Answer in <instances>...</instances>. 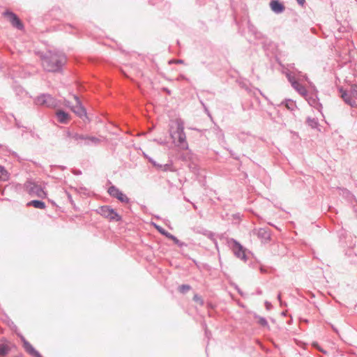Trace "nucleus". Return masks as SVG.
I'll return each mask as SVG.
<instances>
[{
  "mask_svg": "<svg viewBox=\"0 0 357 357\" xmlns=\"http://www.w3.org/2000/svg\"><path fill=\"white\" fill-rule=\"evenodd\" d=\"M42 65L48 72H59L66 63V56L59 51L50 50L41 56Z\"/></svg>",
  "mask_w": 357,
  "mask_h": 357,
  "instance_id": "obj_1",
  "label": "nucleus"
},
{
  "mask_svg": "<svg viewBox=\"0 0 357 357\" xmlns=\"http://www.w3.org/2000/svg\"><path fill=\"white\" fill-rule=\"evenodd\" d=\"M294 63L291 65L292 70L287 69L284 71L286 77L294 89H307L308 88L316 89V86L309 79L306 74L294 69Z\"/></svg>",
  "mask_w": 357,
  "mask_h": 357,
  "instance_id": "obj_2",
  "label": "nucleus"
},
{
  "mask_svg": "<svg viewBox=\"0 0 357 357\" xmlns=\"http://www.w3.org/2000/svg\"><path fill=\"white\" fill-rule=\"evenodd\" d=\"M176 129L171 132V137L177 146L183 150L188 149V144L186 141V135L184 132V123L181 119L176 121Z\"/></svg>",
  "mask_w": 357,
  "mask_h": 357,
  "instance_id": "obj_3",
  "label": "nucleus"
},
{
  "mask_svg": "<svg viewBox=\"0 0 357 357\" xmlns=\"http://www.w3.org/2000/svg\"><path fill=\"white\" fill-rule=\"evenodd\" d=\"M59 101L49 93H42L34 99V103L38 106L55 108L59 106Z\"/></svg>",
  "mask_w": 357,
  "mask_h": 357,
  "instance_id": "obj_4",
  "label": "nucleus"
},
{
  "mask_svg": "<svg viewBox=\"0 0 357 357\" xmlns=\"http://www.w3.org/2000/svg\"><path fill=\"white\" fill-rule=\"evenodd\" d=\"M98 213L110 221L119 222L122 219L121 216L110 206H100L98 210Z\"/></svg>",
  "mask_w": 357,
  "mask_h": 357,
  "instance_id": "obj_5",
  "label": "nucleus"
},
{
  "mask_svg": "<svg viewBox=\"0 0 357 357\" xmlns=\"http://www.w3.org/2000/svg\"><path fill=\"white\" fill-rule=\"evenodd\" d=\"M300 94L304 97L309 105L312 107L319 109L321 108V104L319 102V100L317 97V91H298Z\"/></svg>",
  "mask_w": 357,
  "mask_h": 357,
  "instance_id": "obj_6",
  "label": "nucleus"
},
{
  "mask_svg": "<svg viewBox=\"0 0 357 357\" xmlns=\"http://www.w3.org/2000/svg\"><path fill=\"white\" fill-rule=\"evenodd\" d=\"M227 243L236 257L243 261L247 260V256L245 253V248L239 242L234 238H229Z\"/></svg>",
  "mask_w": 357,
  "mask_h": 357,
  "instance_id": "obj_7",
  "label": "nucleus"
},
{
  "mask_svg": "<svg viewBox=\"0 0 357 357\" xmlns=\"http://www.w3.org/2000/svg\"><path fill=\"white\" fill-rule=\"evenodd\" d=\"M24 185L29 195L32 196H37L40 198H44L46 197V193L43 190V188L37 183L31 181H27Z\"/></svg>",
  "mask_w": 357,
  "mask_h": 357,
  "instance_id": "obj_8",
  "label": "nucleus"
},
{
  "mask_svg": "<svg viewBox=\"0 0 357 357\" xmlns=\"http://www.w3.org/2000/svg\"><path fill=\"white\" fill-rule=\"evenodd\" d=\"M340 96L344 102L352 107H357V91H339Z\"/></svg>",
  "mask_w": 357,
  "mask_h": 357,
  "instance_id": "obj_9",
  "label": "nucleus"
},
{
  "mask_svg": "<svg viewBox=\"0 0 357 357\" xmlns=\"http://www.w3.org/2000/svg\"><path fill=\"white\" fill-rule=\"evenodd\" d=\"M107 192L111 197L117 199L121 203H130V199L115 185H111L108 188Z\"/></svg>",
  "mask_w": 357,
  "mask_h": 357,
  "instance_id": "obj_10",
  "label": "nucleus"
},
{
  "mask_svg": "<svg viewBox=\"0 0 357 357\" xmlns=\"http://www.w3.org/2000/svg\"><path fill=\"white\" fill-rule=\"evenodd\" d=\"M3 15L8 18L13 26L18 30L24 29V26L22 22L15 13L7 10L3 13Z\"/></svg>",
  "mask_w": 357,
  "mask_h": 357,
  "instance_id": "obj_11",
  "label": "nucleus"
},
{
  "mask_svg": "<svg viewBox=\"0 0 357 357\" xmlns=\"http://www.w3.org/2000/svg\"><path fill=\"white\" fill-rule=\"evenodd\" d=\"M80 142L81 144H79V145L81 146H96L100 144V139L94 136L82 134V138L80 139Z\"/></svg>",
  "mask_w": 357,
  "mask_h": 357,
  "instance_id": "obj_12",
  "label": "nucleus"
},
{
  "mask_svg": "<svg viewBox=\"0 0 357 357\" xmlns=\"http://www.w3.org/2000/svg\"><path fill=\"white\" fill-rule=\"evenodd\" d=\"M22 341L23 342V347L24 350L33 357H43L42 355L36 350L33 347L25 340L24 337H22Z\"/></svg>",
  "mask_w": 357,
  "mask_h": 357,
  "instance_id": "obj_13",
  "label": "nucleus"
},
{
  "mask_svg": "<svg viewBox=\"0 0 357 357\" xmlns=\"http://www.w3.org/2000/svg\"><path fill=\"white\" fill-rule=\"evenodd\" d=\"M55 116L57 121L63 124L68 123L70 119V114L63 109H57L55 112Z\"/></svg>",
  "mask_w": 357,
  "mask_h": 357,
  "instance_id": "obj_14",
  "label": "nucleus"
},
{
  "mask_svg": "<svg viewBox=\"0 0 357 357\" xmlns=\"http://www.w3.org/2000/svg\"><path fill=\"white\" fill-rule=\"evenodd\" d=\"M75 99L76 101V105L72 106L73 112L77 114L79 117H82V116H86V109L82 105L77 96H75Z\"/></svg>",
  "mask_w": 357,
  "mask_h": 357,
  "instance_id": "obj_15",
  "label": "nucleus"
},
{
  "mask_svg": "<svg viewBox=\"0 0 357 357\" xmlns=\"http://www.w3.org/2000/svg\"><path fill=\"white\" fill-rule=\"evenodd\" d=\"M270 7L277 14L282 13L285 9L284 4L279 0H272L270 2Z\"/></svg>",
  "mask_w": 357,
  "mask_h": 357,
  "instance_id": "obj_16",
  "label": "nucleus"
},
{
  "mask_svg": "<svg viewBox=\"0 0 357 357\" xmlns=\"http://www.w3.org/2000/svg\"><path fill=\"white\" fill-rule=\"evenodd\" d=\"M278 105L284 106L285 108H287L291 112H294L298 109L296 102L293 101L291 99H285ZM293 114L295 115L294 113H293Z\"/></svg>",
  "mask_w": 357,
  "mask_h": 357,
  "instance_id": "obj_17",
  "label": "nucleus"
},
{
  "mask_svg": "<svg viewBox=\"0 0 357 357\" xmlns=\"http://www.w3.org/2000/svg\"><path fill=\"white\" fill-rule=\"evenodd\" d=\"M340 195L351 203L356 202V197L347 188H340Z\"/></svg>",
  "mask_w": 357,
  "mask_h": 357,
  "instance_id": "obj_18",
  "label": "nucleus"
},
{
  "mask_svg": "<svg viewBox=\"0 0 357 357\" xmlns=\"http://www.w3.org/2000/svg\"><path fill=\"white\" fill-rule=\"evenodd\" d=\"M66 137L73 139L77 142V144H81L80 139L82 138V134L67 130L66 132Z\"/></svg>",
  "mask_w": 357,
  "mask_h": 357,
  "instance_id": "obj_19",
  "label": "nucleus"
},
{
  "mask_svg": "<svg viewBox=\"0 0 357 357\" xmlns=\"http://www.w3.org/2000/svg\"><path fill=\"white\" fill-rule=\"evenodd\" d=\"M27 206H33L36 208H40L43 209L46 207L45 203L40 200H31L29 202H28Z\"/></svg>",
  "mask_w": 357,
  "mask_h": 357,
  "instance_id": "obj_20",
  "label": "nucleus"
},
{
  "mask_svg": "<svg viewBox=\"0 0 357 357\" xmlns=\"http://www.w3.org/2000/svg\"><path fill=\"white\" fill-rule=\"evenodd\" d=\"M306 124L312 128H317L319 126L317 118L307 117L305 121Z\"/></svg>",
  "mask_w": 357,
  "mask_h": 357,
  "instance_id": "obj_21",
  "label": "nucleus"
},
{
  "mask_svg": "<svg viewBox=\"0 0 357 357\" xmlns=\"http://www.w3.org/2000/svg\"><path fill=\"white\" fill-rule=\"evenodd\" d=\"M255 318L257 319V324L264 328H269V325L267 320L262 317L255 314Z\"/></svg>",
  "mask_w": 357,
  "mask_h": 357,
  "instance_id": "obj_22",
  "label": "nucleus"
},
{
  "mask_svg": "<svg viewBox=\"0 0 357 357\" xmlns=\"http://www.w3.org/2000/svg\"><path fill=\"white\" fill-rule=\"evenodd\" d=\"M258 236L265 240L269 239L270 234L264 229H259L258 231Z\"/></svg>",
  "mask_w": 357,
  "mask_h": 357,
  "instance_id": "obj_23",
  "label": "nucleus"
},
{
  "mask_svg": "<svg viewBox=\"0 0 357 357\" xmlns=\"http://www.w3.org/2000/svg\"><path fill=\"white\" fill-rule=\"evenodd\" d=\"M10 351V347L4 344H0V356H6Z\"/></svg>",
  "mask_w": 357,
  "mask_h": 357,
  "instance_id": "obj_24",
  "label": "nucleus"
},
{
  "mask_svg": "<svg viewBox=\"0 0 357 357\" xmlns=\"http://www.w3.org/2000/svg\"><path fill=\"white\" fill-rule=\"evenodd\" d=\"M155 225V227L157 229V230L162 235H164L165 236H166L167 238H169L170 236L172 235V234H170L169 232L167 231L165 229H163L162 227H161L160 226H158L157 225Z\"/></svg>",
  "mask_w": 357,
  "mask_h": 357,
  "instance_id": "obj_25",
  "label": "nucleus"
},
{
  "mask_svg": "<svg viewBox=\"0 0 357 357\" xmlns=\"http://www.w3.org/2000/svg\"><path fill=\"white\" fill-rule=\"evenodd\" d=\"M169 239H171L174 241V243L177 245L179 248H183V246H187V244L181 242L180 240H178L175 236L173 234L170 236Z\"/></svg>",
  "mask_w": 357,
  "mask_h": 357,
  "instance_id": "obj_26",
  "label": "nucleus"
},
{
  "mask_svg": "<svg viewBox=\"0 0 357 357\" xmlns=\"http://www.w3.org/2000/svg\"><path fill=\"white\" fill-rule=\"evenodd\" d=\"M191 289V287L189 284H181L178 287V291L181 294H186Z\"/></svg>",
  "mask_w": 357,
  "mask_h": 357,
  "instance_id": "obj_27",
  "label": "nucleus"
},
{
  "mask_svg": "<svg viewBox=\"0 0 357 357\" xmlns=\"http://www.w3.org/2000/svg\"><path fill=\"white\" fill-rule=\"evenodd\" d=\"M199 232L204 234V236H206L208 238L211 239L213 238L214 234L208 230L203 229L202 231H199Z\"/></svg>",
  "mask_w": 357,
  "mask_h": 357,
  "instance_id": "obj_28",
  "label": "nucleus"
},
{
  "mask_svg": "<svg viewBox=\"0 0 357 357\" xmlns=\"http://www.w3.org/2000/svg\"><path fill=\"white\" fill-rule=\"evenodd\" d=\"M193 301L195 302L199 303L201 305H204V301L202 298L198 294H195L193 296Z\"/></svg>",
  "mask_w": 357,
  "mask_h": 357,
  "instance_id": "obj_29",
  "label": "nucleus"
},
{
  "mask_svg": "<svg viewBox=\"0 0 357 357\" xmlns=\"http://www.w3.org/2000/svg\"><path fill=\"white\" fill-rule=\"evenodd\" d=\"M312 347L314 348H316L317 349H318L319 351H321V353L326 354H327V351L324 349H323L319 345V344L317 342H314L312 344Z\"/></svg>",
  "mask_w": 357,
  "mask_h": 357,
  "instance_id": "obj_30",
  "label": "nucleus"
},
{
  "mask_svg": "<svg viewBox=\"0 0 357 357\" xmlns=\"http://www.w3.org/2000/svg\"><path fill=\"white\" fill-rule=\"evenodd\" d=\"M149 161L155 167H157L158 169L159 168H162V165L157 163L153 158H149Z\"/></svg>",
  "mask_w": 357,
  "mask_h": 357,
  "instance_id": "obj_31",
  "label": "nucleus"
},
{
  "mask_svg": "<svg viewBox=\"0 0 357 357\" xmlns=\"http://www.w3.org/2000/svg\"><path fill=\"white\" fill-rule=\"evenodd\" d=\"M7 174L8 172L4 168V167L0 165V178L4 175H7Z\"/></svg>",
  "mask_w": 357,
  "mask_h": 357,
  "instance_id": "obj_32",
  "label": "nucleus"
},
{
  "mask_svg": "<svg viewBox=\"0 0 357 357\" xmlns=\"http://www.w3.org/2000/svg\"><path fill=\"white\" fill-rule=\"evenodd\" d=\"M250 30L252 31H253V33L255 34L256 38H263V34L261 32H259V31H254L251 28H250Z\"/></svg>",
  "mask_w": 357,
  "mask_h": 357,
  "instance_id": "obj_33",
  "label": "nucleus"
},
{
  "mask_svg": "<svg viewBox=\"0 0 357 357\" xmlns=\"http://www.w3.org/2000/svg\"><path fill=\"white\" fill-rule=\"evenodd\" d=\"M171 165L169 164H165L162 165V168H159V169H161L164 172L168 171L170 169Z\"/></svg>",
  "mask_w": 357,
  "mask_h": 357,
  "instance_id": "obj_34",
  "label": "nucleus"
},
{
  "mask_svg": "<svg viewBox=\"0 0 357 357\" xmlns=\"http://www.w3.org/2000/svg\"><path fill=\"white\" fill-rule=\"evenodd\" d=\"M228 151H229V153H230L231 156L234 159L237 160H239V156L236 155L234 153V151H233L232 150H229V149H228Z\"/></svg>",
  "mask_w": 357,
  "mask_h": 357,
  "instance_id": "obj_35",
  "label": "nucleus"
},
{
  "mask_svg": "<svg viewBox=\"0 0 357 357\" xmlns=\"http://www.w3.org/2000/svg\"><path fill=\"white\" fill-rule=\"evenodd\" d=\"M265 306L267 310H270L272 307V304L268 301H266Z\"/></svg>",
  "mask_w": 357,
  "mask_h": 357,
  "instance_id": "obj_36",
  "label": "nucleus"
},
{
  "mask_svg": "<svg viewBox=\"0 0 357 357\" xmlns=\"http://www.w3.org/2000/svg\"><path fill=\"white\" fill-rule=\"evenodd\" d=\"M65 194L67 195L68 197V199H69V201L73 203V199H72V196L70 193H68V192L65 191Z\"/></svg>",
  "mask_w": 357,
  "mask_h": 357,
  "instance_id": "obj_37",
  "label": "nucleus"
},
{
  "mask_svg": "<svg viewBox=\"0 0 357 357\" xmlns=\"http://www.w3.org/2000/svg\"><path fill=\"white\" fill-rule=\"evenodd\" d=\"M354 211L355 212L356 216H357V200L355 202V204L353 206Z\"/></svg>",
  "mask_w": 357,
  "mask_h": 357,
  "instance_id": "obj_38",
  "label": "nucleus"
},
{
  "mask_svg": "<svg viewBox=\"0 0 357 357\" xmlns=\"http://www.w3.org/2000/svg\"><path fill=\"white\" fill-rule=\"evenodd\" d=\"M277 298H278V300L279 301L280 305H282L283 303H282V299H281V294L280 293H279L278 294Z\"/></svg>",
  "mask_w": 357,
  "mask_h": 357,
  "instance_id": "obj_39",
  "label": "nucleus"
},
{
  "mask_svg": "<svg viewBox=\"0 0 357 357\" xmlns=\"http://www.w3.org/2000/svg\"><path fill=\"white\" fill-rule=\"evenodd\" d=\"M297 3L301 5V6H303V4L305 3V0H296Z\"/></svg>",
  "mask_w": 357,
  "mask_h": 357,
  "instance_id": "obj_40",
  "label": "nucleus"
},
{
  "mask_svg": "<svg viewBox=\"0 0 357 357\" xmlns=\"http://www.w3.org/2000/svg\"><path fill=\"white\" fill-rule=\"evenodd\" d=\"M236 289L238 291V294H241V296H243V293L242 291H241V289L237 287L236 286Z\"/></svg>",
  "mask_w": 357,
  "mask_h": 357,
  "instance_id": "obj_41",
  "label": "nucleus"
},
{
  "mask_svg": "<svg viewBox=\"0 0 357 357\" xmlns=\"http://www.w3.org/2000/svg\"><path fill=\"white\" fill-rule=\"evenodd\" d=\"M257 294L261 295L262 294V291L260 289H257Z\"/></svg>",
  "mask_w": 357,
  "mask_h": 357,
  "instance_id": "obj_42",
  "label": "nucleus"
},
{
  "mask_svg": "<svg viewBox=\"0 0 357 357\" xmlns=\"http://www.w3.org/2000/svg\"><path fill=\"white\" fill-rule=\"evenodd\" d=\"M175 62L176 63H183V60L179 59V60L176 61Z\"/></svg>",
  "mask_w": 357,
  "mask_h": 357,
  "instance_id": "obj_43",
  "label": "nucleus"
},
{
  "mask_svg": "<svg viewBox=\"0 0 357 357\" xmlns=\"http://www.w3.org/2000/svg\"><path fill=\"white\" fill-rule=\"evenodd\" d=\"M15 124L17 128H20L21 126L20 125V123L15 119Z\"/></svg>",
  "mask_w": 357,
  "mask_h": 357,
  "instance_id": "obj_44",
  "label": "nucleus"
},
{
  "mask_svg": "<svg viewBox=\"0 0 357 357\" xmlns=\"http://www.w3.org/2000/svg\"><path fill=\"white\" fill-rule=\"evenodd\" d=\"M66 105L67 107H71V108H72V106H70V102H69V101H66Z\"/></svg>",
  "mask_w": 357,
  "mask_h": 357,
  "instance_id": "obj_45",
  "label": "nucleus"
},
{
  "mask_svg": "<svg viewBox=\"0 0 357 357\" xmlns=\"http://www.w3.org/2000/svg\"><path fill=\"white\" fill-rule=\"evenodd\" d=\"M183 199H184L185 201H186L188 202H190V201L186 197H184Z\"/></svg>",
  "mask_w": 357,
  "mask_h": 357,
  "instance_id": "obj_46",
  "label": "nucleus"
},
{
  "mask_svg": "<svg viewBox=\"0 0 357 357\" xmlns=\"http://www.w3.org/2000/svg\"><path fill=\"white\" fill-rule=\"evenodd\" d=\"M258 92L260 93V95L265 97L264 94L262 93V91L261 90H259Z\"/></svg>",
  "mask_w": 357,
  "mask_h": 357,
  "instance_id": "obj_47",
  "label": "nucleus"
},
{
  "mask_svg": "<svg viewBox=\"0 0 357 357\" xmlns=\"http://www.w3.org/2000/svg\"><path fill=\"white\" fill-rule=\"evenodd\" d=\"M192 206L195 209H197V206H196V204H195L194 203H192Z\"/></svg>",
  "mask_w": 357,
  "mask_h": 357,
  "instance_id": "obj_48",
  "label": "nucleus"
},
{
  "mask_svg": "<svg viewBox=\"0 0 357 357\" xmlns=\"http://www.w3.org/2000/svg\"><path fill=\"white\" fill-rule=\"evenodd\" d=\"M260 271H261V273H264V272H265V270H264L262 267H261V268H260Z\"/></svg>",
  "mask_w": 357,
  "mask_h": 357,
  "instance_id": "obj_49",
  "label": "nucleus"
},
{
  "mask_svg": "<svg viewBox=\"0 0 357 357\" xmlns=\"http://www.w3.org/2000/svg\"><path fill=\"white\" fill-rule=\"evenodd\" d=\"M205 333H206V335L207 337H208V331H207V329H206V330H205Z\"/></svg>",
  "mask_w": 357,
  "mask_h": 357,
  "instance_id": "obj_50",
  "label": "nucleus"
},
{
  "mask_svg": "<svg viewBox=\"0 0 357 357\" xmlns=\"http://www.w3.org/2000/svg\"><path fill=\"white\" fill-rule=\"evenodd\" d=\"M342 31H342V29L340 28V29H339V32H342Z\"/></svg>",
  "mask_w": 357,
  "mask_h": 357,
  "instance_id": "obj_51",
  "label": "nucleus"
},
{
  "mask_svg": "<svg viewBox=\"0 0 357 357\" xmlns=\"http://www.w3.org/2000/svg\"><path fill=\"white\" fill-rule=\"evenodd\" d=\"M167 92L168 94H170V92L171 91L170 90H168V91H166Z\"/></svg>",
  "mask_w": 357,
  "mask_h": 357,
  "instance_id": "obj_52",
  "label": "nucleus"
},
{
  "mask_svg": "<svg viewBox=\"0 0 357 357\" xmlns=\"http://www.w3.org/2000/svg\"><path fill=\"white\" fill-rule=\"evenodd\" d=\"M161 89L165 90V89H168L166 87H162Z\"/></svg>",
  "mask_w": 357,
  "mask_h": 357,
  "instance_id": "obj_53",
  "label": "nucleus"
},
{
  "mask_svg": "<svg viewBox=\"0 0 357 357\" xmlns=\"http://www.w3.org/2000/svg\"><path fill=\"white\" fill-rule=\"evenodd\" d=\"M21 91L22 92L23 91ZM24 91L25 92V94H26V95H27V94H28V92H27L26 91Z\"/></svg>",
  "mask_w": 357,
  "mask_h": 357,
  "instance_id": "obj_54",
  "label": "nucleus"
},
{
  "mask_svg": "<svg viewBox=\"0 0 357 357\" xmlns=\"http://www.w3.org/2000/svg\"><path fill=\"white\" fill-rule=\"evenodd\" d=\"M200 102H201L202 105L204 107H205V105H204V102H203L202 100H201Z\"/></svg>",
  "mask_w": 357,
  "mask_h": 357,
  "instance_id": "obj_55",
  "label": "nucleus"
},
{
  "mask_svg": "<svg viewBox=\"0 0 357 357\" xmlns=\"http://www.w3.org/2000/svg\"><path fill=\"white\" fill-rule=\"evenodd\" d=\"M81 171L77 172V174H80Z\"/></svg>",
  "mask_w": 357,
  "mask_h": 357,
  "instance_id": "obj_56",
  "label": "nucleus"
},
{
  "mask_svg": "<svg viewBox=\"0 0 357 357\" xmlns=\"http://www.w3.org/2000/svg\"><path fill=\"white\" fill-rule=\"evenodd\" d=\"M81 171L77 172V174H80Z\"/></svg>",
  "mask_w": 357,
  "mask_h": 357,
  "instance_id": "obj_57",
  "label": "nucleus"
},
{
  "mask_svg": "<svg viewBox=\"0 0 357 357\" xmlns=\"http://www.w3.org/2000/svg\"><path fill=\"white\" fill-rule=\"evenodd\" d=\"M12 324H14L12 322ZM13 326H14L15 328H16V325H13Z\"/></svg>",
  "mask_w": 357,
  "mask_h": 357,
  "instance_id": "obj_58",
  "label": "nucleus"
}]
</instances>
